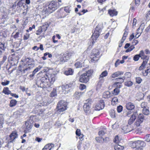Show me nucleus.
<instances>
[{
	"mask_svg": "<svg viewBox=\"0 0 150 150\" xmlns=\"http://www.w3.org/2000/svg\"><path fill=\"white\" fill-rule=\"evenodd\" d=\"M36 84L38 87L42 88L51 87V86L50 79L46 74L43 75L40 79H38L36 82Z\"/></svg>",
	"mask_w": 150,
	"mask_h": 150,
	"instance_id": "1",
	"label": "nucleus"
},
{
	"mask_svg": "<svg viewBox=\"0 0 150 150\" xmlns=\"http://www.w3.org/2000/svg\"><path fill=\"white\" fill-rule=\"evenodd\" d=\"M93 72L92 70H90L87 71L86 73L82 74L80 76L79 81L80 82L86 83L89 81L90 76Z\"/></svg>",
	"mask_w": 150,
	"mask_h": 150,
	"instance_id": "2",
	"label": "nucleus"
},
{
	"mask_svg": "<svg viewBox=\"0 0 150 150\" xmlns=\"http://www.w3.org/2000/svg\"><path fill=\"white\" fill-rule=\"evenodd\" d=\"M57 4L56 1H52L47 6L46 11L50 13L53 12L59 8Z\"/></svg>",
	"mask_w": 150,
	"mask_h": 150,
	"instance_id": "3",
	"label": "nucleus"
},
{
	"mask_svg": "<svg viewBox=\"0 0 150 150\" xmlns=\"http://www.w3.org/2000/svg\"><path fill=\"white\" fill-rule=\"evenodd\" d=\"M91 54V62L95 63L99 59L100 57V52L98 50H93Z\"/></svg>",
	"mask_w": 150,
	"mask_h": 150,
	"instance_id": "4",
	"label": "nucleus"
},
{
	"mask_svg": "<svg viewBox=\"0 0 150 150\" xmlns=\"http://www.w3.org/2000/svg\"><path fill=\"white\" fill-rule=\"evenodd\" d=\"M67 103L63 100L59 101L57 104V109L59 112H63L67 109Z\"/></svg>",
	"mask_w": 150,
	"mask_h": 150,
	"instance_id": "5",
	"label": "nucleus"
},
{
	"mask_svg": "<svg viewBox=\"0 0 150 150\" xmlns=\"http://www.w3.org/2000/svg\"><path fill=\"white\" fill-rule=\"evenodd\" d=\"M74 54H75L73 52H71L63 54V55L61 54L60 57V60L62 62H66Z\"/></svg>",
	"mask_w": 150,
	"mask_h": 150,
	"instance_id": "6",
	"label": "nucleus"
},
{
	"mask_svg": "<svg viewBox=\"0 0 150 150\" xmlns=\"http://www.w3.org/2000/svg\"><path fill=\"white\" fill-rule=\"evenodd\" d=\"M121 131L124 133H127L133 130V128L126 124H123L121 126Z\"/></svg>",
	"mask_w": 150,
	"mask_h": 150,
	"instance_id": "7",
	"label": "nucleus"
},
{
	"mask_svg": "<svg viewBox=\"0 0 150 150\" xmlns=\"http://www.w3.org/2000/svg\"><path fill=\"white\" fill-rule=\"evenodd\" d=\"M104 107V103L103 100H100L99 102L95 105L93 108V110L99 111L103 109Z\"/></svg>",
	"mask_w": 150,
	"mask_h": 150,
	"instance_id": "8",
	"label": "nucleus"
},
{
	"mask_svg": "<svg viewBox=\"0 0 150 150\" xmlns=\"http://www.w3.org/2000/svg\"><path fill=\"white\" fill-rule=\"evenodd\" d=\"M133 144H135V146L139 148H142L143 150V147H145L146 145V143L143 141L137 140L134 142Z\"/></svg>",
	"mask_w": 150,
	"mask_h": 150,
	"instance_id": "9",
	"label": "nucleus"
},
{
	"mask_svg": "<svg viewBox=\"0 0 150 150\" xmlns=\"http://www.w3.org/2000/svg\"><path fill=\"white\" fill-rule=\"evenodd\" d=\"M10 139L8 141V143L10 144L13 143V142L15 139L18 137V134L16 132H13L9 135Z\"/></svg>",
	"mask_w": 150,
	"mask_h": 150,
	"instance_id": "10",
	"label": "nucleus"
},
{
	"mask_svg": "<svg viewBox=\"0 0 150 150\" xmlns=\"http://www.w3.org/2000/svg\"><path fill=\"white\" fill-rule=\"evenodd\" d=\"M25 125L26 126V130L25 132H28L31 129L33 126V122L32 120L27 121L25 123Z\"/></svg>",
	"mask_w": 150,
	"mask_h": 150,
	"instance_id": "11",
	"label": "nucleus"
},
{
	"mask_svg": "<svg viewBox=\"0 0 150 150\" xmlns=\"http://www.w3.org/2000/svg\"><path fill=\"white\" fill-rule=\"evenodd\" d=\"M100 32H98L97 31H94V33H93V35L91 36L92 38V45H93L95 42L94 40H96V39L99 36Z\"/></svg>",
	"mask_w": 150,
	"mask_h": 150,
	"instance_id": "12",
	"label": "nucleus"
},
{
	"mask_svg": "<svg viewBox=\"0 0 150 150\" xmlns=\"http://www.w3.org/2000/svg\"><path fill=\"white\" fill-rule=\"evenodd\" d=\"M138 121L137 122V125L139 126L144 120V115L142 114H140L138 116Z\"/></svg>",
	"mask_w": 150,
	"mask_h": 150,
	"instance_id": "13",
	"label": "nucleus"
},
{
	"mask_svg": "<svg viewBox=\"0 0 150 150\" xmlns=\"http://www.w3.org/2000/svg\"><path fill=\"white\" fill-rule=\"evenodd\" d=\"M19 67L21 68V69H20V71L22 73L24 74L26 71L28 70H25V69H27L28 67L27 64H25L24 63L20 65Z\"/></svg>",
	"mask_w": 150,
	"mask_h": 150,
	"instance_id": "14",
	"label": "nucleus"
},
{
	"mask_svg": "<svg viewBox=\"0 0 150 150\" xmlns=\"http://www.w3.org/2000/svg\"><path fill=\"white\" fill-rule=\"evenodd\" d=\"M126 107L128 110H132L134 108V105L132 103L129 102L126 104Z\"/></svg>",
	"mask_w": 150,
	"mask_h": 150,
	"instance_id": "15",
	"label": "nucleus"
},
{
	"mask_svg": "<svg viewBox=\"0 0 150 150\" xmlns=\"http://www.w3.org/2000/svg\"><path fill=\"white\" fill-rule=\"evenodd\" d=\"M91 105L87 104H84L83 106L84 110L85 112L88 114L90 112V108Z\"/></svg>",
	"mask_w": 150,
	"mask_h": 150,
	"instance_id": "16",
	"label": "nucleus"
},
{
	"mask_svg": "<svg viewBox=\"0 0 150 150\" xmlns=\"http://www.w3.org/2000/svg\"><path fill=\"white\" fill-rule=\"evenodd\" d=\"M83 92H76L73 96L74 98L76 99H79L81 97Z\"/></svg>",
	"mask_w": 150,
	"mask_h": 150,
	"instance_id": "17",
	"label": "nucleus"
},
{
	"mask_svg": "<svg viewBox=\"0 0 150 150\" xmlns=\"http://www.w3.org/2000/svg\"><path fill=\"white\" fill-rule=\"evenodd\" d=\"M123 74V72L122 71H117L112 74L111 76L112 78H115Z\"/></svg>",
	"mask_w": 150,
	"mask_h": 150,
	"instance_id": "18",
	"label": "nucleus"
},
{
	"mask_svg": "<svg viewBox=\"0 0 150 150\" xmlns=\"http://www.w3.org/2000/svg\"><path fill=\"white\" fill-rule=\"evenodd\" d=\"M27 65L28 67L27 69H25V70H30L33 68L34 66V63H31L29 64V61H27Z\"/></svg>",
	"mask_w": 150,
	"mask_h": 150,
	"instance_id": "19",
	"label": "nucleus"
},
{
	"mask_svg": "<svg viewBox=\"0 0 150 150\" xmlns=\"http://www.w3.org/2000/svg\"><path fill=\"white\" fill-rule=\"evenodd\" d=\"M108 13L111 16H116L117 14V12L115 10H109L108 11Z\"/></svg>",
	"mask_w": 150,
	"mask_h": 150,
	"instance_id": "20",
	"label": "nucleus"
},
{
	"mask_svg": "<svg viewBox=\"0 0 150 150\" xmlns=\"http://www.w3.org/2000/svg\"><path fill=\"white\" fill-rule=\"evenodd\" d=\"M73 71L72 69L70 68L68 70H66L64 73V74L68 76L71 75L73 74Z\"/></svg>",
	"mask_w": 150,
	"mask_h": 150,
	"instance_id": "21",
	"label": "nucleus"
},
{
	"mask_svg": "<svg viewBox=\"0 0 150 150\" xmlns=\"http://www.w3.org/2000/svg\"><path fill=\"white\" fill-rule=\"evenodd\" d=\"M125 79V76L123 77L122 78H117L114 79L115 81H118L117 82H118V83L121 84L123 82L124 80Z\"/></svg>",
	"mask_w": 150,
	"mask_h": 150,
	"instance_id": "22",
	"label": "nucleus"
},
{
	"mask_svg": "<svg viewBox=\"0 0 150 150\" xmlns=\"http://www.w3.org/2000/svg\"><path fill=\"white\" fill-rule=\"evenodd\" d=\"M5 47L4 44L0 42V57H1L3 51L5 50Z\"/></svg>",
	"mask_w": 150,
	"mask_h": 150,
	"instance_id": "23",
	"label": "nucleus"
},
{
	"mask_svg": "<svg viewBox=\"0 0 150 150\" xmlns=\"http://www.w3.org/2000/svg\"><path fill=\"white\" fill-rule=\"evenodd\" d=\"M17 103V101L16 100H11L9 104L11 107H12L15 106Z\"/></svg>",
	"mask_w": 150,
	"mask_h": 150,
	"instance_id": "24",
	"label": "nucleus"
},
{
	"mask_svg": "<svg viewBox=\"0 0 150 150\" xmlns=\"http://www.w3.org/2000/svg\"><path fill=\"white\" fill-rule=\"evenodd\" d=\"M124 148V147L119 144H116L114 146L115 150H122Z\"/></svg>",
	"mask_w": 150,
	"mask_h": 150,
	"instance_id": "25",
	"label": "nucleus"
},
{
	"mask_svg": "<svg viewBox=\"0 0 150 150\" xmlns=\"http://www.w3.org/2000/svg\"><path fill=\"white\" fill-rule=\"evenodd\" d=\"M3 93L5 94H10L11 93V91H9V88L8 87H4L3 90Z\"/></svg>",
	"mask_w": 150,
	"mask_h": 150,
	"instance_id": "26",
	"label": "nucleus"
},
{
	"mask_svg": "<svg viewBox=\"0 0 150 150\" xmlns=\"http://www.w3.org/2000/svg\"><path fill=\"white\" fill-rule=\"evenodd\" d=\"M110 92L108 91L105 92L103 93V97L105 98H109L110 97Z\"/></svg>",
	"mask_w": 150,
	"mask_h": 150,
	"instance_id": "27",
	"label": "nucleus"
},
{
	"mask_svg": "<svg viewBox=\"0 0 150 150\" xmlns=\"http://www.w3.org/2000/svg\"><path fill=\"white\" fill-rule=\"evenodd\" d=\"M93 102V100L90 98H89L88 99L85 100L84 104H87L89 105H91V103Z\"/></svg>",
	"mask_w": 150,
	"mask_h": 150,
	"instance_id": "28",
	"label": "nucleus"
},
{
	"mask_svg": "<svg viewBox=\"0 0 150 150\" xmlns=\"http://www.w3.org/2000/svg\"><path fill=\"white\" fill-rule=\"evenodd\" d=\"M53 146H54V145L53 144H48L45 145L44 148H45L47 149H48L49 150H50L51 148Z\"/></svg>",
	"mask_w": 150,
	"mask_h": 150,
	"instance_id": "29",
	"label": "nucleus"
},
{
	"mask_svg": "<svg viewBox=\"0 0 150 150\" xmlns=\"http://www.w3.org/2000/svg\"><path fill=\"white\" fill-rule=\"evenodd\" d=\"M108 74V73L107 71L105 70L100 75L99 78H103L106 76Z\"/></svg>",
	"mask_w": 150,
	"mask_h": 150,
	"instance_id": "30",
	"label": "nucleus"
},
{
	"mask_svg": "<svg viewBox=\"0 0 150 150\" xmlns=\"http://www.w3.org/2000/svg\"><path fill=\"white\" fill-rule=\"evenodd\" d=\"M57 93L56 89L54 88L52 92L51 93L50 96L51 97H53L57 96Z\"/></svg>",
	"mask_w": 150,
	"mask_h": 150,
	"instance_id": "31",
	"label": "nucleus"
},
{
	"mask_svg": "<svg viewBox=\"0 0 150 150\" xmlns=\"http://www.w3.org/2000/svg\"><path fill=\"white\" fill-rule=\"evenodd\" d=\"M110 114L112 118H114L115 117V111L114 110H110Z\"/></svg>",
	"mask_w": 150,
	"mask_h": 150,
	"instance_id": "32",
	"label": "nucleus"
},
{
	"mask_svg": "<svg viewBox=\"0 0 150 150\" xmlns=\"http://www.w3.org/2000/svg\"><path fill=\"white\" fill-rule=\"evenodd\" d=\"M113 94L115 95H118L120 93V90L119 89L115 88L113 91Z\"/></svg>",
	"mask_w": 150,
	"mask_h": 150,
	"instance_id": "33",
	"label": "nucleus"
},
{
	"mask_svg": "<svg viewBox=\"0 0 150 150\" xmlns=\"http://www.w3.org/2000/svg\"><path fill=\"white\" fill-rule=\"evenodd\" d=\"M133 82L131 81L125 82V85L128 87L131 86L133 84Z\"/></svg>",
	"mask_w": 150,
	"mask_h": 150,
	"instance_id": "34",
	"label": "nucleus"
},
{
	"mask_svg": "<svg viewBox=\"0 0 150 150\" xmlns=\"http://www.w3.org/2000/svg\"><path fill=\"white\" fill-rule=\"evenodd\" d=\"M142 112L143 114L146 115H147L149 114V110L146 108H144L142 110Z\"/></svg>",
	"mask_w": 150,
	"mask_h": 150,
	"instance_id": "35",
	"label": "nucleus"
},
{
	"mask_svg": "<svg viewBox=\"0 0 150 150\" xmlns=\"http://www.w3.org/2000/svg\"><path fill=\"white\" fill-rule=\"evenodd\" d=\"M103 138L101 137H97L96 138V141L98 143H103Z\"/></svg>",
	"mask_w": 150,
	"mask_h": 150,
	"instance_id": "36",
	"label": "nucleus"
},
{
	"mask_svg": "<svg viewBox=\"0 0 150 150\" xmlns=\"http://www.w3.org/2000/svg\"><path fill=\"white\" fill-rule=\"evenodd\" d=\"M74 65L76 68H80L82 67V64L80 62H77L75 63Z\"/></svg>",
	"mask_w": 150,
	"mask_h": 150,
	"instance_id": "37",
	"label": "nucleus"
},
{
	"mask_svg": "<svg viewBox=\"0 0 150 150\" xmlns=\"http://www.w3.org/2000/svg\"><path fill=\"white\" fill-rule=\"evenodd\" d=\"M113 85L115 86L116 88H117L118 89L121 88L122 86L120 84L118 83V82H116L114 83Z\"/></svg>",
	"mask_w": 150,
	"mask_h": 150,
	"instance_id": "38",
	"label": "nucleus"
},
{
	"mask_svg": "<svg viewBox=\"0 0 150 150\" xmlns=\"http://www.w3.org/2000/svg\"><path fill=\"white\" fill-rule=\"evenodd\" d=\"M134 47L133 45H131L130 47H129L126 51V52H128L132 51L134 48Z\"/></svg>",
	"mask_w": 150,
	"mask_h": 150,
	"instance_id": "39",
	"label": "nucleus"
},
{
	"mask_svg": "<svg viewBox=\"0 0 150 150\" xmlns=\"http://www.w3.org/2000/svg\"><path fill=\"white\" fill-rule=\"evenodd\" d=\"M49 25L47 24L45 25H43L41 28L42 29L43 31H45L47 30V28L48 27Z\"/></svg>",
	"mask_w": 150,
	"mask_h": 150,
	"instance_id": "40",
	"label": "nucleus"
},
{
	"mask_svg": "<svg viewBox=\"0 0 150 150\" xmlns=\"http://www.w3.org/2000/svg\"><path fill=\"white\" fill-rule=\"evenodd\" d=\"M123 107L121 105L118 106L117 108V111L118 112H120L122 110Z\"/></svg>",
	"mask_w": 150,
	"mask_h": 150,
	"instance_id": "41",
	"label": "nucleus"
},
{
	"mask_svg": "<svg viewBox=\"0 0 150 150\" xmlns=\"http://www.w3.org/2000/svg\"><path fill=\"white\" fill-rule=\"evenodd\" d=\"M149 72H150V67H147V69L145 71V73L143 74L144 76H146L148 74Z\"/></svg>",
	"mask_w": 150,
	"mask_h": 150,
	"instance_id": "42",
	"label": "nucleus"
},
{
	"mask_svg": "<svg viewBox=\"0 0 150 150\" xmlns=\"http://www.w3.org/2000/svg\"><path fill=\"white\" fill-rule=\"evenodd\" d=\"M145 141L147 142H150V134L147 135L145 137Z\"/></svg>",
	"mask_w": 150,
	"mask_h": 150,
	"instance_id": "43",
	"label": "nucleus"
},
{
	"mask_svg": "<svg viewBox=\"0 0 150 150\" xmlns=\"http://www.w3.org/2000/svg\"><path fill=\"white\" fill-rule=\"evenodd\" d=\"M136 80L137 83L139 84L141 83L142 79L140 77H137L136 78Z\"/></svg>",
	"mask_w": 150,
	"mask_h": 150,
	"instance_id": "44",
	"label": "nucleus"
},
{
	"mask_svg": "<svg viewBox=\"0 0 150 150\" xmlns=\"http://www.w3.org/2000/svg\"><path fill=\"white\" fill-rule=\"evenodd\" d=\"M139 55L137 54L135 55L133 57V59L135 61H137L139 59L140 56Z\"/></svg>",
	"mask_w": 150,
	"mask_h": 150,
	"instance_id": "45",
	"label": "nucleus"
},
{
	"mask_svg": "<svg viewBox=\"0 0 150 150\" xmlns=\"http://www.w3.org/2000/svg\"><path fill=\"white\" fill-rule=\"evenodd\" d=\"M7 59V57L6 56H4L3 57L2 60L0 62V64L2 65L6 61Z\"/></svg>",
	"mask_w": 150,
	"mask_h": 150,
	"instance_id": "46",
	"label": "nucleus"
},
{
	"mask_svg": "<svg viewBox=\"0 0 150 150\" xmlns=\"http://www.w3.org/2000/svg\"><path fill=\"white\" fill-rule=\"evenodd\" d=\"M147 105V103L145 102L142 103L141 105V107L143 108H146Z\"/></svg>",
	"mask_w": 150,
	"mask_h": 150,
	"instance_id": "47",
	"label": "nucleus"
},
{
	"mask_svg": "<svg viewBox=\"0 0 150 150\" xmlns=\"http://www.w3.org/2000/svg\"><path fill=\"white\" fill-rule=\"evenodd\" d=\"M86 86L83 84H81L79 86V88L81 90H84L86 88Z\"/></svg>",
	"mask_w": 150,
	"mask_h": 150,
	"instance_id": "48",
	"label": "nucleus"
},
{
	"mask_svg": "<svg viewBox=\"0 0 150 150\" xmlns=\"http://www.w3.org/2000/svg\"><path fill=\"white\" fill-rule=\"evenodd\" d=\"M118 99L116 97H114L112 100V102H114V104H116L118 102Z\"/></svg>",
	"mask_w": 150,
	"mask_h": 150,
	"instance_id": "49",
	"label": "nucleus"
},
{
	"mask_svg": "<svg viewBox=\"0 0 150 150\" xmlns=\"http://www.w3.org/2000/svg\"><path fill=\"white\" fill-rule=\"evenodd\" d=\"M118 127V123H115L112 125V128L114 129H116Z\"/></svg>",
	"mask_w": 150,
	"mask_h": 150,
	"instance_id": "50",
	"label": "nucleus"
},
{
	"mask_svg": "<svg viewBox=\"0 0 150 150\" xmlns=\"http://www.w3.org/2000/svg\"><path fill=\"white\" fill-rule=\"evenodd\" d=\"M136 113L137 112H135V113L132 115L130 119H131L132 120L134 121L136 119Z\"/></svg>",
	"mask_w": 150,
	"mask_h": 150,
	"instance_id": "51",
	"label": "nucleus"
},
{
	"mask_svg": "<svg viewBox=\"0 0 150 150\" xmlns=\"http://www.w3.org/2000/svg\"><path fill=\"white\" fill-rule=\"evenodd\" d=\"M136 113L137 112H135V113L132 115L130 119H131L132 120L134 121L136 119Z\"/></svg>",
	"mask_w": 150,
	"mask_h": 150,
	"instance_id": "52",
	"label": "nucleus"
},
{
	"mask_svg": "<svg viewBox=\"0 0 150 150\" xmlns=\"http://www.w3.org/2000/svg\"><path fill=\"white\" fill-rule=\"evenodd\" d=\"M29 37L30 34L28 33H26L24 36L23 40H26L29 38Z\"/></svg>",
	"mask_w": 150,
	"mask_h": 150,
	"instance_id": "53",
	"label": "nucleus"
},
{
	"mask_svg": "<svg viewBox=\"0 0 150 150\" xmlns=\"http://www.w3.org/2000/svg\"><path fill=\"white\" fill-rule=\"evenodd\" d=\"M141 58L142 59H145V60L148 61L149 58V56L146 55H144V56H143L142 57H141Z\"/></svg>",
	"mask_w": 150,
	"mask_h": 150,
	"instance_id": "54",
	"label": "nucleus"
},
{
	"mask_svg": "<svg viewBox=\"0 0 150 150\" xmlns=\"http://www.w3.org/2000/svg\"><path fill=\"white\" fill-rule=\"evenodd\" d=\"M134 121L132 120L131 119H129L128 120V125L129 126H131L132 127L131 125L133 123Z\"/></svg>",
	"mask_w": 150,
	"mask_h": 150,
	"instance_id": "55",
	"label": "nucleus"
},
{
	"mask_svg": "<svg viewBox=\"0 0 150 150\" xmlns=\"http://www.w3.org/2000/svg\"><path fill=\"white\" fill-rule=\"evenodd\" d=\"M9 82L10 81H7L6 82H2L1 83V84L3 86H6V85H8L9 84Z\"/></svg>",
	"mask_w": 150,
	"mask_h": 150,
	"instance_id": "56",
	"label": "nucleus"
},
{
	"mask_svg": "<svg viewBox=\"0 0 150 150\" xmlns=\"http://www.w3.org/2000/svg\"><path fill=\"white\" fill-rule=\"evenodd\" d=\"M98 135L100 136H102L104 135L105 133L103 131H99L98 133Z\"/></svg>",
	"mask_w": 150,
	"mask_h": 150,
	"instance_id": "57",
	"label": "nucleus"
},
{
	"mask_svg": "<svg viewBox=\"0 0 150 150\" xmlns=\"http://www.w3.org/2000/svg\"><path fill=\"white\" fill-rule=\"evenodd\" d=\"M42 31H43L42 30V29L40 28L38 30H37L36 33V34L37 35H39L40 34Z\"/></svg>",
	"mask_w": 150,
	"mask_h": 150,
	"instance_id": "58",
	"label": "nucleus"
},
{
	"mask_svg": "<svg viewBox=\"0 0 150 150\" xmlns=\"http://www.w3.org/2000/svg\"><path fill=\"white\" fill-rule=\"evenodd\" d=\"M94 31H96L100 33L101 31V29L99 27L98 25L96 28L95 30Z\"/></svg>",
	"mask_w": 150,
	"mask_h": 150,
	"instance_id": "59",
	"label": "nucleus"
},
{
	"mask_svg": "<svg viewBox=\"0 0 150 150\" xmlns=\"http://www.w3.org/2000/svg\"><path fill=\"white\" fill-rule=\"evenodd\" d=\"M118 136H115V140H114V142L116 144L119 143L118 141Z\"/></svg>",
	"mask_w": 150,
	"mask_h": 150,
	"instance_id": "60",
	"label": "nucleus"
},
{
	"mask_svg": "<svg viewBox=\"0 0 150 150\" xmlns=\"http://www.w3.org/2000/svg\"><path fill=\"white\" fill-rule=\"evenodd\" d=\"M103 141L106 143H107L109 141V139L108 137H106L105 139H103Z\"/></svg>",
	"mask_w": 150,
	"mask_h": 150,
	"instance_id": "61",
	"label": "nucleus"
},
{
	"mask_svg": "<svg viewBox=\"0 0 150 150\" xmlns=\"http://www.w3.org/2000/svg\"><path fill=\"white\" fill-rule=\"evenodd\" d=\"M56 1L57 2V5L59 7L62 4V3L61 0H58L57 1L56 0Z\"/></svg>",
	"mask_w": 150,
	"mask_h": 150,
	"instance_id": "62",
	"label": "nucleus"
},
{
	"mask_svg": "<svg viewBox=\"0 0 150 150\" xmlns=\"http://www.w3.org/2000/svg\"><path fill=\"white\" fill-rule=\"evenodd\" d=\"M128 32L127 31H126V30H125V31L123 34V36L122 38H123V39H124V38H125L126 39V38L127 36L128 35Z\"/></svg>",
	"mask_w": 150,
	"mask_h": 150,
	"instance_id": "63",
	"label": "nucleus"
},
{
	"mask_svg": "<svg viewBox=\"0 0 150 150\" xmlns=\"http://www.w3.org/2000/svg\"><path fill=\"white\" fill-rule=\"evenodd\" d=\"M76 134L77 136L80 135V134H81L80 129H77L76 132Z\"/></svg>",
	"mask_w": 150,
	"mask_h": 150,
	"instance_id": "64",
	"label": "nucleus"
}]
</instances>
